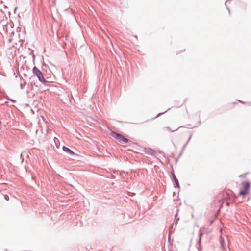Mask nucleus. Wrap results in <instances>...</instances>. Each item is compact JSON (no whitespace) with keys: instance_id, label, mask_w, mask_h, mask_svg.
I'll return each instance as SVG.
<instances>
[{"instance_id":"1","label":"nucleus","mask_w":251,"mask_h":251,"mask_svg":"<svg viewBox=\"0 0 251 251\" xmlns=\"http://www.w3.org/2000/svg\"><path fill=\"white\" fill-rule=\"evenodd\" d=\"M242 188L240 190L239 195L245 196L249 193L250 189L251 184L249 180H246L242 182L241 183Z\"/></svg>"},{"instance_id":"2","label":"nucleus","mask_w":251,"mask_h":251,"mask_svg":"<svg viewBox=\"0 0 251 251\" xmlns=\"http://www.w3.org/2000/svg\"><path fill=\"white\" fill-rule=\"evenodd\" d=\"M32 73L37 77L39 81L42 84H45L48 81L44 78L43 73L37 67L34 66L32 69Z\"/></svg>"},{"instance_id":"3","label":"nucleus","mask_w":251,"mask_h":251,"mask_svg":"<svg viewBox=\"0 0 251 251\" xmlns=\"http://www.w3.org/2000/svg\"><path fill=\"white\" fill-rule=\"evenodd\" d=\"M111 135L113 138L117 139L118 141L120 143H127L129 142V140L128 139H127L124 136L122 135L121 134L116 132L115 131H112Z\"/></svg>"},{"instance_id":"4","label":"nucleus","mask_w":251,"mask_h":251,"mask_svg":"<svg viewBox=\"0 0 251 251\" xmlns=\"http://www.w3.org/2000/svg\"><path fill=\"white\" fill-rule=\"evenodd\" d=\"M204 234V231L201 228L199 231V240H198V251H201L202 247H201V239Z\"/></svg>"},{"instance_id":"5","label":"nucleus","mask_w":251,"mask_h":251,"mask_svg":"<svg viewBox=\"0 0 251 251\" xmlns=\"http://www.w3.org/2000/svg\"><path fill=\"white\" fill-rule=\"evenodd\" d=\"M171 174H172V177L174 180V183L176 184V187L177 189H178L179 190H180V186L179 185V183L178 180L177 179L176 176L175 175V174L174 173L173 169H172V171H171Z\"/></svg>"},{"instance_id":"6","label":"nucleus","mask_w":251,"mask_h":251,"mask_svg":"<svg viewBox=\"0 0 251 251\" xmlns=\"http://www.w3.org/2000/svg\"><path fill=\"white\" fill-rule=\"evenodd\" d=\"M62 150L64 152L68 153L69 154H70L72 156H74L76 155V154L72 150H71L68 147H66L65 146H63L62 147Z\"/></svg>"},{"instance_id":"7","label":"nucleus","mask_w":251,"mask_h":251,"mask_svg":"<svg viewBox=\"0 0 251 251\" xmlns=\"http://www.w3.org/2000/svg\"><path fill=\"white\" fill-rule=\"evenodd\" d=\"M179 208L177 209L176 211V214L175 215V220L174 222L173 223V224L171 225V226L173 227L174 225L175 224V226H176L178 220H179V218L177 217L178 211H179Z\"/></svg>"},{"instance_id":"8","label":"nucleus","mask_w":251,"mask_h":251,"mask_svg":"<svg viewBox=\"0 0 251 251\" xmlns=\"http://www.w3.org/2000/svg\"><path fill=\"white\" fill-rule=\"evenodd\" d=\"M145 151L147 154L150 155H153L155 153V151L150 148H145Z\"/></svg>"},{"instance_id":"9","label":"nucleus","mask_w":251,"mask_h":251,"mask_svg":"<svg viewBox=\"0 0 251 251\" xmlns=\"http://www.w3.org/2000/svg\"><path fill=\"white\" fill-rule=\"evenodd\" d=\"M192 137V135H190L188 140H187V142L185 143V144L182 147V151H183L184 150V149H185L187 144L188 143V142H189L191 138Z\"/></svg>"},{"instance_id":"10","label":"nucleus","mask_w":251,"mask_h":251,"mask_svg":"<svg viewBox=\"0 0 251 251\" xmlns=\"http://www.w3.org/2000/svg\"><path fill=\"white\" fill-rule=\"evenodd\" d=\"M182 127V126H180L177 129H174V130H172L171 129V128L170 127H169V126L166 127L165 128L166 129H167L168 130H170L171 132H174V131H177L179 128H181Z\"/></svg>"},{"instance_id":"11","label":"nucleus","mask_w":251,"mask_h":251,"mask_svg":"<svg viewBox=\"0 0 251 251\" xmlns=\"http://www.w3.org/2000/svg\"><path fill=\"white\" fill-rule=\"evenodd\" d=\"M170 110V108H169L167 110H166L165 111H164L163 112H162V113H159L157 114V115L154 118H156L160 116V115L163 114L164 113H165L166 112H167V111H168Z\"/></svg>"},{"instance_id":"12","label":"nucleus","mask_w":251,"mask_h":251,"mask_svg":"<svg viewBox=\"0 0 251 251\" xmlns=\"http://www.w3.org/2000/svg\"><path fill=\"white\" fill-rule=\"evenodd\" d=\"M26 84V83L25 80V81H24V83H21L20 84V88H21V89H24V88L25 87V86Z\"/></svg>"},{"instance_id":"13","label":"nucleus","mask_w":251,"mask_h":251,"mask_svg":"<svg viewBox=\"0 0 251 251\" xmlns=\"http://www.w3.org/2000/svg\"><path fill=\"white\" fill-rule=\"evenodd\" d=\"M7 99L8 100H10V101H11L12 102H13L14 103H15L16 102V101L15 100L11 99L9 97H8Z\"/></svg>"},{"instance_id":"14","label":"nucleus","mask_w":251,"mask_h":251,"mask_svg":"<svg viewBox=\"0 0 251 251\" xmlns=\"http://www.w3.org/2000/svg\"><path fill=\"white\" fill-rule=\"evenodd\" d=\"M4 197V199L6 201H8L9 200V197L7 195H5Z\"/></svg>"},{"instance_id":"15","label":"nucleus","mask_w":251,"mask_h":251,"mask_svg":"<svg viewBox=\"0 0 251 251\" xmlns=\"http://www.w3.org/2000/svg\"><path fill=\"white\" fill-rule=\"evenodd\" d=\"M183 151H181L180 152V153L179 154L178 156V158H179L181 155H182V154L183 153Z\"/></svg>"},{"instance_id":"16","label":"nucleus","mask_w":251,"mask_h":251,"mask_svg":"<svg viewBox=\"0 0 251 251\" xmlns=\"http://www.w3.org/2000/svg\"><path fill=\"white\" fill-rule=\"evenodd\" d=\"M111 178H113V179H114V178H116V176L114 175H112V176H111Z\"/></svg>"},{"instance_id":"17","label":"nucleus","mask_w":251,"mask_h":251,"mask_svg":"<svg viewBox=\"0 0 251 251\" xmlns=\"http://www.w3.org/2000/svg\"><path fill=\"white\" fill-rule=\"evenodd\" d=\"M32 57H33V60H35V55L34 54H32Z\"/></svg>"},{"instance_id":"18","label":"nucleus","mask_w":251,"mask_h":251,"mask_svg":"<svg viewBox=\"0 0 251 251\" xmlns=\"http://www.w3.org/2000/svg\"><path fill=\"white\" fill-rule=\"evenodd\" d=\"M221 246L223 247V248H224V246H223V244L222 242V241H221Z\"/></svg>"},{"instance_id":"19","label":"nucleus","mask_w":251,"mask_h":251,"mask_svg":"<svg viewBox=\"0 0 251 251\" xmlns=\"http://www.w3.org/2000/svg\"><path fill=\"white\" fill-rule=\"evenodd\" d=\"M163 156H164L165 158H166V154H165V153L163 152Z\"/></svg>"},{"instance_id":"20","label":"nucleus","mask_w":251,"mask_h":251,"mask_svg":"<svg viewBox=\"0 0 251 251\" xmlns=\"http://www.w3.org/2000/svg\"><path fill=\"white\" fill-rule=\"evenodd\" d=\"M238 101L241 102V103H245V102L243 101H241V100H238Z\"/></svg>"},{"instance_id":"21","label":"nucleus","mask_w":251,"mask_h":251,"mask_svg":"<svg viewBox=\"0 0 251 251\" xmlns=\"http://www.w3.org/2000/svg\"><path fill=\"white\" fill-rule=\"evenodd\" d=\"M176 195L175 192H173V196H174Z\"/></svg>"},{"instance_id":"22","label":"nucleus","mask_w":251,"mask_h":251,"mask_svg":"<svg viewBox=\"0 0 251 251\" xmlns=\"http://www.w3.org/2000/svg\"><path fill=\"white\" fill-rule=\"evenodd\" d=\"M226 204H227L228 206H229V203L228 202H227V203H226Z\"/></svg>"},{"instance_id":"23","label":"nucleus","mask_w":251,"mask_h":251,"mask_svg":"<svg viewBox=\"0 0 251 251\" xmlns=\"http://www.w3.org/2000/svg\"><path fill=\"white\" fill-rule=\"evenodd\" d=\"M117 171L116 170L114 171L113 172L115 173Z\"/></svg>"}]
</instances>
